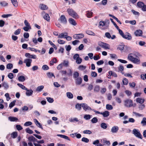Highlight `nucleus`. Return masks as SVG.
Returning <instances> with one entry per match:
<instances>
[{"mask_svg": "<svg viewBox=\"0 0 146 146\" xmlns=\"http://www.w3.org/2000/svg\"><path fill=\"white\" fill-rule=\"evenodd\" d=\"M122 37L128 40H130L132 39L131 35L129 33H126L124 34Z\"/></svg>", "mask_w": 146, "mask_h": 146, "instance_id": "6e6552de", "label": "nucleus"}, {"mask_svg": "<svg viewBox=\"0 0 146 146\" xmlns=\"http://www.w3.org/2000/svg\"><path fill=\"white\" fill-rule=\"evenodd\" d=\"M60 20L61 23L65 24L66 23L67 21L64 15H62L60 18Z\"/></svg>", "mask_w": 146, "mask_h": 146, "instance_id": "9d476101", "label": "nucleus"}, {"mask_svg": "<svg viewBox=\"0 0 146 146\" xmlns=\"http://www.w3.org/2000/svg\"><path fill=\"white\" fill-rule=\"evenodd\" d=\"M91 76L93 77H95L97 76V74L95 72H92L91 73Z\"/></svg>", "mask_w": 146, "mask_h": 146, "instance_id": "e2e57ef3", "label": "nucleus"}, {"mask_svg": "<svg viewBox=\"0 0 146 146\" xmlns=\"http://www.w3.org/2000/svg\"><path fill=\"white\" fill-rule=\"evenodd\" d=\"M13 5L15 7H17L18 5V3L17 0H11Z\"/></svg>", "mask_w": 146, "mask_h": 146, "instance_id": "473e14b6", "label": "nucleus"}, {"mask_svg": "<svg viewBox=\"0 0 146 146\" xmlns=\"http://www.w3.org/2000/svg\"><path fill=\"white\" fill-rule=\"evenodd\" d=\"M131 62L135 64H139L140 63V59L139 58H137L135 57Z\"/></svg>", "mask_w": 146, "mask_h": 146, "instance_id": "aec40b11", "label": "nucleus"}, {"mask_svg": "<svg viewBox=\"0 0 146 146\" xmlns=\"http://www.w3.org/2000/svg\"><path fill=\"white\" fill-rule=\"evenodd\" d=\"M128 80L127 79L125 78H123L122 82L124 85H127L128 84Z\"/></svg>", "mask_w": 146, "mask_h": 146, "instance_id": "a19ab883", "label": "nucleus"}, {"mask_svg": "<svg viewBox=\"0 0 146 146\" xmlns=\"http://www.w3.org/2000/svg\"><path fill=\"white\" fill-rule=\"evenodd\" d=\"M81 106L83 109L85 111L88 110H92V109L87 104L85 103H82L81 104Z\"/></svg>", "mask_w": 146, "mask_h": 146, "instance_id": "39448f33", "label": "nucleus"}, {"mask_svg": "<svg viewBox=\"0 0 146 146\" xmlns=\"http://www.w3.org/2000/svg\"><path fill=\"white\" fill-rule=\"evenodd\" d=\"M17 133L16 132H13L11 134V137L13 138H15L17 136Z\"/></svg>", "mask_w": 146, "mask_h": 146, "instance_id": "c03bdc74", "label": "nucleus"}, {"mask_svg": "<svg viewBox=\"0 0 146 146\" xmlns=\"http://www.w3.org/2000/svg\"><path fill=\"white\" fill-rule=\"evenodd\" d=\"M82 62V59L80 58H79L78 59L76 60V62L77 64H80Z\"/></svg>", "mask_w": 146, "mask_h": 146, "instance_id": "4d7b16f0", "label": "nucleus"}, {"mask_svg": "<svg viewBox=\"0 0 146 146\" xmlns=\"http://www.w3.org/2000/svg\"><path fill=\"white\" fill-rule=\"evenodd\" d=\"M81 104H77L76 105V108L78 110H80L81 108Z\"/></svg>", "mask_w": 146, "mask_h": 146, "instance_id": "603ef678", "label": "nucleus"}, {"mask_svg": "<svg viewBox=\"0 0 146 146\" xmlns=\"http://www.w3.org/2000/svg\"><path fill=\"white\" fill-rule=\"evenodd\" d=\"M84 36L83 34H75L73 36V37L74 39H80L82 38Z\"/></svg>", "mask_w": 146, "mask_h": 146, "instance_id": "9b49d317", "label": "nucleus"}, {"mask_svg": "<svg viewBox=\"0 0 146 146\" xmlns=\"http://www.w3.org/2000/svg\"><path fill=\"white\" fill-rule=\"evenodd\" d=\"M16 101L15 100H14L12 102H11L9 104V107L10 108V109L12 108L13 106H14L15 105V103Z\"/></svg>", "mask_w": 146, "mask_h": 146, "instance_id": "37998d69", "label": "nucleus"}, {"mask_svg": "<svg viewBox=\"0 0 146 146\" xmlns=\"http://www.w3.org/2000/svg\"><path fill=\"white\" fill-rule=\"evenodd\" d=\"M75 83L77 85L81 84L82 81V78L80 77L75 79Z\"/></svg>", "mask_w": 146, "mask_h": 146, "instance_id": "f8f14e48", "label": "nucleus"}, {"mask_svg": "<svg viewBox=\"0 0 146 146\" xmlns=\"http://www.w3.org/2000/svg\"><path fill=\"white\" fill-rule=\"evenodd\" d=\"M143 33L142 31L140 30H136L134 34L136 36H140L142 35Z\"/></svg>", "mask_w": 146, "mask_h": 146, "instance_id": "4468645a", "label": "nucleus"}, {"mask_svg": "<svg viewBox=\"0 0 146 146\" xmlns=\"http://www.w3.org/2000/svg\"><path fill=\"white\" fill-rule=\"evenodd\" d=\"M28 140L30 141H34L36 139L35 138L32 136H30L28 138Z\"/></svg>", "mask_w": 146, "mask_h": 146, "instance_id": "de8ad7c7", "label": "nucleus"}, {"mask_svg": "<svg viewBox=\"0 0 146 146\" xmlns=\"http://www.w3.org/2000/svg\"><path fill=\"white\" fill-rule=\"evenodd\" d=\"M2 86L4 87V88L7 89L9 88V86L7 83L5 82H4L2 84Z\"/></svg>", "mask_w": 146, "mask_h": 146, "instance_id": "72a5a7b5", "label": "nucleus"}, {"mask_svg": "<svg viewBox=\"0 0 146 146\" xmlns=\"http://www.w3.org/2000/svg\"><path fill=\"white\" fill-rule=\"evenodd\" d=\"M66 96L69 99H72L73 97V94L70 92H67L66 93Z\"/></svg>", "mask_w": 146, "mask_h": 146, "instance_id": "cd10ccee", "label": "nucleus"}, {"mask_svg": "<svg viewBox=\"0 0 146 146\" xmlns=\"http://www.w3.org/2000/svg\"><path fill=\"white\" fill-rule=\"evenodd\" d=\"M21 29H18L16 30L14 32V34L15 35H18L21 32Z\"/></svg>", "mask_w": 146, "mask_h": 146, "instance_id": "680f3d73", "label": "nucleus"}, {"mask_svg": "<svg viewBox=\"0 0 146 146\" xmlns=\"http://www.w3.org/2000/svg\"><path fill=\"white\" fill-rule=\"evenodd\" d=\"M101 114L103 115V117H107L110 115V112L108 111H106L103 112H102Z\"/></svg>", "mask_w": 146, "mask_h": 146, "instance_id": "a211bd4d", "label": "nucleus"}, {"mask_svg": "<svg viewBox=\"0 0 146 146\" xmlns=\"http://www.w3.org/2000/svg\"><path fill=\"white\" fill-rule=\"evenodd\" d=\"M103 143H104V144L107 145L108 146L110 145V142L109 141L104 140Z\"/></svg>", "mask_w": 146, "mask_h": 146, "instance_id": "774afa93", "label": "nucleus"}, {"mask_svg": "<svg viewBox=\"0 0 146 146\" xmlns=\"http://www.w3.org/2000/svg\"><path fill=\"white\" fill-rule=\"evenodd\" d=\"M118 129L119 128L117 126H114L111 128V131L112 133H117Z\"/></svg>", "mask_w": 146, "mask_h": 146, "instance_id": "1a4fd4ad", "label": "nucleus"}, {"mask_svg": "<svg viewBox=\"0 0 146 146\" xmlns=\"http://www.w3.org/2000/svg\"><path fill=\"white\" fill-rule=\"evenodd\" d=\"M141 123L143 126H145L146 125V117H144L143 118Z\"/></svg>", "mask_w": 146, "mask_h": 146, "instance_id": "b1692460", "label": "nucleus"}, {"mask_svg": "<svg viewBox=\"0 0 146 146\" xmlns=\"http://www.w3.org/2000/svg\"><path fill=\"white\" fill-rule=\"evenodd\" d=\"M41 14L44 19L48 21H50V17L48 14L46 13L44 11H43L42 12Z\"/></svg>", "mask_w": 146, "mask_h": 146, "instance_id": "423d86ee", "label": "nucleus"}, {"mask_svg": "<svg viewBox=\"0 0 146 146\" xmlns=\"http://www.w3.org/2000/svg\"><path fill=\"white\" fill-rule=\"evenodd\" d=\"M44 86H38L36 89V91L37 92H40L44 88Z\"/></svg>", "mask_w": 146, "mask_h": 146, "instance_id": "c9c22d12", "label": "nucleus"}, {"mask_svg": "<svg viewBox=\"0 0 146 146\" xmlns=\"http://www.w3.org/2000/svg\"><path fill=\"white\" fill-rule=\"evenodd\" d=\"M84 134H90L92 133V132L89 130H86L83 131Z\"/></svg>", "mask_w": 146, "mask_h": 146, "instance_id": "338daca9", "label": "nucleus"}, {"mask_svg": "<svg viewBox=\"0 0 146 146\" xmlns=\"http://www.w3.org/2000/svg\"><path fill=\"white\" fill-rule=\"evenodd\" d=\"M91 121L92 123H95L98 122V120L96 117H94L92 119Z\"/></svg>", "mask_w": 146, "mask_h": 146, "instance_id": "8fccbe9b", "label": "nucleus"}, {"mask_svg": "<svg viewBox=\"0 0 146 146\" xmlns=\"http://www.w3.org/2000/svg\"><path fill=\"white\" fill-rule=\"evenodd\" d=\"M57 42L59 44H64L65 42L64 41L61 39H58Z\"/></svg>", "mask_w": 146, "mask_h": 146, "instance_id": "13d9d810", "label": "nucleus"}, {"mask_svg": "<svg viewBox=\"0 0 146 146\" xmlns=\"http://www.w3.org/2000/svg\"><path fill=\"white\" fill-rule=\"evenodd\" d=\"M23 29L25 31H28L29 30L31 29V27H29L25 26L23 27Z\"/></svg>", "mask_w": 146, "mask_h": 146, "instance_id": "bf43d9fd", "label": "nucleus"}, {"mask_svg": "<svg viewBox=\"0 0 146 146\" xmlns=\"http://www.w3.org/2000/svg\"><path fill=\"white\" fill-rule=\"evenodd\" d=\"M17 85L20 88L24 90H25L27 88L25 86L20 83H18Z\"/></svg>", "mask_w": 146, "mask_h": 146, "instance_id": "49530a36", "label": "nucleus"}, {"mask_svg": "<svg viewBox=\"0 0 146 146\" xmlns=\"http://www.w3.org/2000/svg\"><path fill=\"white\" fill-rule=\"evenodd\" d=\"M32 61V60L31 59L28 58L24 60V62L26 64V66L27 67H29L31 66Z\"/></svg>", "mask_w": 146, "mask_h": 146, "instance_id": "0eeeda50", "label": "nucleus"}, {"mask_svg": "<svg viewBox=\"0 0 146 146\" xmlns=\"http://www.w3.org/2000/svg\"><path fill=\"white\" fill-rule=\"evenodd\" d=\"M98 44L100 46L105 49H108L110 48V46L108 44L99 42H98Z\"/></svg>", "mask_w": 146, "mask_h": 146, "instance_id": "20e7f679", "label": "nucleus"}, {"mask_svg": "<svg viewBox=\"0 0 146 146\" xmlns=\"http://www.w3.org/2000/svg\"><path fill=\"white\" fill-rule=\"evenodd\" d=\"M145 100L144 99L141 98H137L136 99V102L137 103L140 104H143L145 102Z\"/></svg>", "mask_w": 146, "mask_h": 146, "instance_id": "2eb2a0df", "label": "nucleus"}, {"mask_svg": "<svg viewBox=\"0 0 146 146\" xmlns=\"http://www.w3.org/2000/svg\"><path fill=\"white\" fill-rule=\"evenodd\" d=\"M86 33L88 34L91 35H93L95 36V33H94L92 31L90 30H88L86 31Z\"/></svg>", "mask_w": 146, "mask_h": 146, "instance_id": "58836bf2", "label": "nucleus"}, {"mask_svg": "<svg viewBox=\"0 0 146 146\" xmlns=\"http://www.w3.org/2000/svg\"><path fill=\"white\" fill-rule=\"evenodd\" d=\"M25 90L26 91V95L27 96H32L33 94V91L31 90H29L27 88Z\"/></svg>", "mask_w": 146, "mask_h": 146, "instance_id": "ddd939ff", "label": "nucleus"}, {"mask_svg": "<svg viewBox=\"0 0 146 146\" xmlns=\"http://www.w3.org/2000/svg\"><path fill=\"white\" fill-rule=\"evenodd\" d=\"M106 108L107 110H111L113 109V107L111 105L107 104L106 105Z\"/></svg>", "mask_w": 146, "mask_h": 146, "instance_id": "2f4dec72", "label": "nucleus"}, {"mask_svg": "<svg viewBox=\"0 0 146 146\" xmlns=\"http://www.w3.org/2000/svg\"><path fill=\"white\" fill-rule=\"evenodd\" d=\"M79 74L77 72H74L73 74V78L75 79L78 78L79 77Z\"/></svg>", "mask_w": 146, "mask_h": 146, "instance_id": "c756f323", "label": "nucleus"}, {"mask_svg": "<svg viewBox=\"0 0 146 146\" xmlns=\"http://www.w3.org/2000/svg\"><path fill=\"white\" fill-rule=\"evenodd\" d=\"M82 141L85 143H88L89 141V140L87 138L84 137L82 139Z\"/></svg>", "mask_w": 146, "mask_h": 146, "instance_id": "3c124183", "label": "nucleus"}, {"mask_svg": "<svg viewBox=\"0 0 146 146\" xmlns=\"http://www.w3.org/2000/svg\"><path fill=\"white\" fill-rule=\"evenodd\" d=\"M69 21L70 24L74 26H75L76 25V23L75 21L72 18L69 19Z\"/></svg>", "mask_w": 146, "mask_h": 146, "instance_id": "5701e85b", "label": "nucleus"}, {"mask_svg": "<svg viewBox=\"0 0 146 146\" xmlns=\"http://www.w3.org/2000/svg\"><path fill=\"white\" fill-rule=\"evenodd\" d=\"M86 68V67L85 66L80 65L79 66L78 68L79 70H83L85 69Z\"/></svg>", "mask_w": 146, "mask_h": 146, "instance_id": "79ce46f5", "label": "nucleus"}, {"mask_svg": "<svg viewBox=\"0 0 146 146\" xmlns=\"http://www.w3.org/2000/svg\"><path fill=\"white\" fill-rule=\"evenodd\" d=\"M8 119L11 121H16L18 120V119L16 117H9Z\"/></svg>", "mask_w": 146, "mask_h": 146, "instance_id": "4be33fe9", "label": "nucleus"}, {"mask_svg": "<svg viewBox=\"0 0 146 146\" xmlns=\"http://www.w3.org/2000/svg\"><path fill=\"white\" fill-rule=\"evenodd\" d=\"M117 60L120 62L123 63V64H126L127 63V61L125 60L121 59H118Z\"/></svg>", "mask_w": 146, "mask_h": 146, "instance_id": "0e129e2a", "label": "nucleus"}, {"mask_svg": "<svg viewBox=\"0 0 146 146\" xmlns=\"http://www.w3.org/2000/svg\"><path fill=\"white\" fill-rule=\"evenodd\" d=\"M86 15L88 18H91L93 16V12L90 11H88L86 12Z\"/></svg>", "mask_w": 146, "mask_h": 146, "instance_id": "412c9836", "label": "nucleus"}, {"mask_svg": "<svg viewBox=\"0 0 146 146\" xmlns=\"http://www.w3.org/2000/svg\"><path fill=\"white\" fill-rule=\"evenodd\" d=\"M13 67V65L11 63L8 64L6 66V68L7 69H11Z\"/></svg>", "mask_w": 146, "mask_h": 146, "instance_id": "a18cd8bd", "label": "nucleus"}, {"mask_svg": "<svg viewBox=\"0 0 146 146\" xmlns=\"http://www.w3.org/2000/svg\"><path fill=\"white\" fill-rule=\"evenodd\" d=\"M16 127L18 131L21 130L23 129V127L19 125H16Z\"/></svg>", "mask_w": 146, "mask_h": 146, "instance_id": "052dcab7", "label": "nucleus"}, {"mask_svg": "<svg viewBox=\"0 0 146 146\" xmlns=\"http://www.w3.org/2000/svg\"><path fill=\"white\" fill-rule=\"evenodd\" d=\"M125 92L128 96H131L132 94L131 92L128 90H126L125 91Z\"/></svg>", "mask_w": 146, "mask_h": 146, "instance_id": "69168bd1", "label": "nucleus"}, {"mask_svg": "<svg viewBox=\"0 0 146 146\" xmlns=\"http://www.w3.org/2000/svg\"><path fill=\"white\" fill-rule=\"evenodd\" d=\"M40 8L42 10L47 9H48V7L44 4H42L40 5Z\"/></svg>", "mask_w": 146, "mask_h": 146, "instance_id": "a878e982", "label": "nucleus"}, {"mask_svg": "<svg viewBox=\"0 0 146 146\" xmlns=\"http://www.w3.org/2000/svg\"><path fill=\"white\" fill-rule=\"evenodd\" d=\"M57 135L59 137L61 138H64V139H67V140H70V139H69V138L67 136L62 135H60V134H57Z\"/></svg>", "mask_w": 146, "mask_h": 146, "instance_id": "393cba45", "label": "nucleus"}, {"mask_svg": "<svg viewBox=\"0 0 146 146\" xmlns=\"http://www.w3.org/2000/svg\"><path fill=\"white\" fill-rule=\"evenodd\" d=\"M32 123L31 121H27L24 124V126H28L31 125Z\"/></svg>", "mask_w": 146, "mask_h": 146, "instance_id": "6e6d98bb", "label": "nucleus"}, {"mask_svg": "<svg viewBox=\"0 0 146 146\" xmlns=\"http://www.w3.org/2000/svg\"><path fill=\"white\" fill-rule=\"evenodd\" d=\"M34 121L35 123L38 127H39L42 129H43L42 125L39 123L38 121L36 119H34Z\"/></svg>", "mask_w": 146, "mask_h": 146, "instance_id": "f3484780", "label": "nucleus"}, {"mask_svg": "<svg viewBox=\"0 0 146 146\" xmlns=\"http://www.w3.org/2000/svg\"><path fill=\"white\" fill-rule=\"evenodd\" d=\"M25 80V77L23 76H19L18 78V80L20 82H23Z\"/></svg>", "mask_w": 146, "mask_h": 146, "instance_id": "bb28decb", "label": "nucleus"}, {"mask_svg": "<svg viewBox=\"0 0 146 146\" xmlns=\"http://www.w3.org/2000/svg\"><path fill=\"white\" fill-rule=\"evenodd\" d=\"M25 131L27 133H29L32 134L33 133V131L29 128H26L25 129Z\"/></svg>", "mask_w": 146, "mask_h": 146, "instance_id": "5fc2aeb1", "label": "nucleus"}, {"mask_svg": "<svg viewBox=\"0 0 146 146\" xmlns=\"http://www.w3.org/2000/svg\"><path fill=\"white\" fill-rule=\"evenodd\" d=\"M0 4L2 6L5 7L7 6L8 4L5 1L0 2Z\"/></svg>", "mask_w": 146, "mask_h": 146, "instance_id": "4c0bfd02", "label": "nucleus"}, {"mask_svg": "<svg viewBox=\"0 0 146 146\" xmlns=\"http://www.w3.org/2000/svg\"><path fill=\"white\" fill-rule=\"evenodd\" d=\"M91 116L89 114H86L84 115V118L85 120H88L91 118Z\"/></svg>", "mask_w": 146, "mask_h": 146, "instance_id": "7c9ffc66", "label": "nucleus"}, {"mask_svg": "<svg viewBox=\"0 0 146 146\" xmlns=\"http://www.w3.org/2000/svg\"><path fill=\"white\" fill-rule=\"evenodd\" d=\"M118 72L123 71L124 70V67L123 66L120 65L118 67Z\"/></svg>", "mask_w": 146, "mask_h": 146, "instance_id": "09e8293b", "label": "nucleus"}, {"mask_svg": "<svg viewBox=\"0 0 146 146\" xmlns=\"http://www.w3.org/2000/svg\"><path fill=\"white\" fill-rule=\"evenodd\" d=\"M100 126L102 129H106L107 127V125L105 123H102L100 124Z\"/></svg>", "mask_w": 146, "mask_h": 146, "instance_id": "c85d7f7f", "label": "nucleus"}, {"mask_svg": "<svg viewBox=\"0 0 146 146\" xmlns=\"http://www.w3.org/2000/svg\"><path fill=\"white\" fill-rule=\"evenodd\" d=\"M66 35H68L67 33H60L59 35L58 38H65Z\"/></svg>", "mask_w": 146, "mask_h": 146, "instance_id": "dca6fc26", "label": "nucleus"}, {"mask_svg": "<svg viewBox=\"0 0 146 146\" xmlns=\"http://www.w3.org/2000/svg\"><path fill=\"white\" fill-rule=\"evenodd\" d=\"M144 4L142 2H138L137 3V6L140 8H141L143 6Z\"/></svg>", "mask_w": 146, "mask_h": 146, "instance_id": "e433bc0d", "label": "nucleus"}, {"mask_svg": "<svg viewBox=\"0 0 146 146\" xmlns=\"http://www.w3.org/2000/svg\"><path fill=\"white\" fill-rule=\"evenodd\" d=\"M67 11L68 14L71 16L75 19L79 18L78 14L72 9L69 8L67 9Z\"/></svg>", "mask_w": 146, "mask_h": 146, "instance_id": "f257e3e1", "label": "nucleus"}, {"mask_svg": "<svg viewBox=\"0 0 146 146\" xmlns=\"http://www.w3.org/2000/svg\"><path fill=\"white\" fill-rule=\"evenodd\" d=\"M135 57V55L133 54H130L128 56V59L131 62Z\"/></svg>", "mask_w": 146, "mask_h": 146, "instance_id": "6ab92c4d", "label": "nucleus"}, {"mask_svg": "<svg viewBox=\"0 0 146 146\" xmlns=\"http://www.w3.org/2000/svg\"><path fill=\"white\" fill-rule=\"evenodd\" d=\"M47 77L49 78H51L52 77H54L55 78V76L54 74L52 73L49 72L46 74Z\"/></svg>", "mask_w": 146, "mask_h": 146, "instance_id": "f704fd0d", "label": "nucleus"}, {"mask_svg": "<svg viewBox=\"0 0 146 146\" xmlns=\"http://www.w3.org/2000/svg\"><path fill=\"white\" fill-rule=\"evenodd\" d=\"M132 133L136 137L141 139H142L143 137L138 129H133L132 131Z\"/></svg>", "mask_w": 146, "mask_h": 146, "instance_id": "f03ea898", "label": "nucleus"}, {"mask_svg": "<svg viewBox=\"0 0 146 146\" xmlns=\"http://www.w3.org/2000/svg\"><path fill=\"white\" fill-rule=\"evenodd\" d=\"M124 106L130 108L133 106V102L130 99H127L124 101Z\"/></svg>", "mask_w": 146, "mask_h": 146, "instance_id": "7ed1b4c3", "label": "nucleus"}, {"mask_svg": "<svg viewBox=\"0 0 146 146\" xmlns=\"http://www.w3.org/2000/svg\"><path fill=\"white\" fill-rule=\"evenodd\" d=\"M145 107V106L144 104H141L139 105L138 108L140 110H142L144 109Z\"/></svg>", "mask_w": 146, "mask_h": 146, "instance_id": "ea45409f", "label": "nucleus"}, {"mask_svg": "<svg viewBox=\"0 0 146 146\" xmlns=\"http://www.w3.org/2000/svg\"><path fill=\"white\" fill-rule=\"evenodd\" d=\"M46 98L48 102L50 103H52L54 102V100L52 98L50 97H47Z\"/></svg>", "mask_w": 146, "mask_h": 146, "instance_id": "864d4df0", "label": "nucleus"}]
</instances>
